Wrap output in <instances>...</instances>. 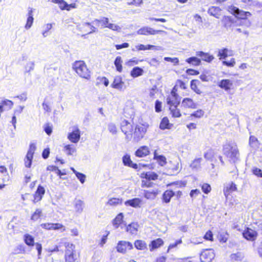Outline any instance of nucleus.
Returning <instances> with one entry per match:
<instances>
[{"label": "nucleus", "mask_w": 262, "mask_h": 262, "mask_svg": "<svg viewBox=\"0 0 262 262\" xmlns=\"http://www.w3.org/2000/svg\"><path fill=\"white\" fill-rule=\"evenodd\" d=\"M135 247L136 249L143 250L147 248L146 243L142 240H136L134 243Z\"/></svg>", "instance_id": "f704fd0d"}, {"label": "nucleus", "mask_w": 262, "mask_h": 262, "mask_svg": "<svg viewBox=\"0 0 262 262\" xmlns=\"http://www.w3.org/2000/svg\"><path fill=\"white\" fill-rule=\"evenodd\" d=\"M197 82H198L197 80H192L190 82V87L196 94H200L201 92L197 87Z\"/></svg>", "instance_id": "c03bdc74"}, {"label": "nucleus", "mask_w": 262, "mask_h": 262, "mask_svg": "<svg viewBox=\"0 0 262 262\" xmlns=\"http://www.w3.org/2000/svg\"><path fill=\"white\" fill-rule=\"evenodd\" d=\"M107 28L117 32H120L121 29L118 25L112 23H110L109 25H108Z\"/></svg>", "instance_id": "4d7b16f0"}, {"label": "nucleus", "mask_w": 262, "mask_h": 262, "mask_svg": "<svg viewBox=\"0 0 262 262\" xmlns=\"http://www.w3.org/2000/svg\"><path fill=\"white\" fill-rule=\"evenodd\" d=\"M143 70L138 67H134L130 71V75L133 78H136L143 75Z\"/></svg>", "instance_id": "2f4dec72"}, {"label": "nucleus", "mask_w": 262, "mask_h": 262, "mask_svg": "<svg viewBox=\"0 0 262 262\" xmlns=\"http://www.w3.org/2000/svg\"><path fill=\"white\" fill-rule=\"evenodd\" d=\"M24 242L28 246H33L34 245V238L29 234H25L24 236Z\"/></svg>", "instance_id": "72a5a7b5"}, {"label": "nucleus", "mask_w": 262, "mask_h": 262, "mask_svg": "<svg viewBox=\"0 0 262 262\" xmlns=\"http://www.w3.org/2000/svg\"><path fill=\"white\" fill-rule=\"evenodd\" d=\"M143 60H138L136 58H133L126 62L128 66L132 67L136 64H138L139 62L142 61Z\"/></svg>", "instance_id": "603ef678"}, {"label": "nucleus", "mask_w": 262, "mask_h": 262, "mask_svg": "<svg viewBox=\"0 0 262 262\" xmlns=\"http://www.w3.org/2000/svg\"><path fill=\"white\" fill-rule=\"evenodd\" d=\"M232 84V81L227 79L221 80L217 84L220 88L225 90L226 91L229 90Z\"/></svg>", "instance_id": "412c9836"}, {"label": "nucleus", "mask_w": 262, "mask_h": 262, "mask_svg": "<svg viewBox=\"0 0 262 262\" xmlns=\"http://www.w3.org/2000/svg\"><path fill=\"white\" fill-rule=\"evenodd\" d=\"M164 60L166 61H169L173 63L174 65L178 64L179 63V59L177 57L171 58L168 57H165L164 58Z\"/></svg>", "instance_id": "e2e57ef3"}, {"label": "nucleus", "mask_w": 262, "mask_h": 262, "mask_svg": "<svg viewBox=\"0 0 262 262\" xmlns=\"http://www.w3.org/2000/svg\"><path fill=\"white\" fill-rule=\"evenodd\" d=\"M53 230H61V231L66 230L65 227L59 223H53Z\"/></svg>", "instance_id": "6e6d98bb"}, {"label": "nucleus", "mask_w": 262, "mask_h": 262, "mask_svg": "<svg viewBox=\"0 0 262 262\" xmlns=\"http://www.w3.org/2000/svg\"><path fill=\"white\" fill-rule=\"evenodd\" d=\"M64 151L68 155L72 156L76 151L75 147L73 145H66L64 147Z\"/></svg>", "instance_id": "4c0bfd02"}, {"label": "nucleus", "mask_w": 262, "mask_h": 262, "mask_svg": "<svg viewBox=\"0 0 262 262\" xmlns=\"http://www.w3.org/2000/svg\"><path fill=\"white\" fill-rule=\"evenodd\" d=\"M221 10L218 7L212 6L209 8L208 13L213 16L219 18L221 15Z\"/></svg>", "instance_id": "a878e982"}, {"label": "nucleus", "mask_w": 262, "mask_h": 262, "mask_svg": "<svg viewBox=\"0 0 262 262\" xmlns=\"http://www.w3.org/2000/svg\"><path fill=\"white\" fill-rule=\"evenodd\" d=\"M111 86L120 91H123L126 89L124 82L123 81L122 78L120 76L115 77L113 82L111 84Z\"/></svg>", "instance_id": "9d476101"}, {"label": "nucleus", "mask_w": 262, "mask_h": 262, "mask_svg": "<svg viewBox=\"0 0 262 262\" xmlns=\"http://www.w3.org/2000/svg\"><path fill=\"white\" fill-rule=\"evenodd\" d=\"M73 68L76 73L81 78L89 80L91 78V72L83 61H76Z\"/></svg>", "instance_id": "7ed1b4c3"}, {"label": "nucleus", "mask_w": 262, "mask_h": 262, "mask_svg": "<svg viewBox=\"0 0 262 262\" xmlns=\"http://www.w3.org/2000/svg\"><path fill=\"white\" fill-rule=\"evenodd\" d=\"M121 201L118 198H112L110 199L107 202V204L110 205H117L121 204Z\"/></svg>", "instance_id": "3c124183"}, {"label": "nucleus", "mask_w": 262, "mask_h": 262, "mask_svg": "<svg viewBox=\"0 0 262 262\" xmlns=\"http://www.w3.org/2000/svg\"><path fill=\"white\" fill-rule=\"evenodd\" d=\"M121 129L123 133L126 135V139L130 140L133 136V126L126 120H123L121 124Z\"/></svg>", "instance_id": "0eeeda50"}, {"label": "nucleus", "mask_w": 262, "mask_h": 262, "mask_svg": "<svg viewBox=\"0 0 262 262\" xmlns=\"http://www.w3.org/2000/svg\"><path fill=\"white\" fill-rule=\"evenodd\" d=\"M196 55L201 57L202 60L208 62H211L214 59L213 55H211L209 53H205L203 51H197L196 52Z\"/></svg>", "instance_id": "aec40b11"}, {"label": "nucleus", "mask_w": 262, "mask_h": 262, "mask_svg": "<svg viewBox=\"0 0 262 262\" xmlns=\"http://www.w3.org/2000/svg\"><path fill=\"white\" fill-rule=\"evenodd\" d=\"M253 173L258 177H262V171L260 169L258 168H254L252 170Z\"/></svg>", "instance_id": "338daca9"}, {"label": "nucleus", "mask_w": 262, "mask_h": 262, "mask_svg": "<svg viewBox=\"0 0 262 262\" xmlns=\"http://www.w3.org/2000/svg\"><path fill=\"white\" fill-rule=\"evenodd\" d=\"M76 176L77 177V179L80 181V182L83 184L85 182L86 176L83 173L77 172L75 174Z\"/></svg>", "instance_id": "bf43d9fd"}, {"label": "nucleus", "mask_w": 262, "mask_h": 262, "mask_svg": "<svg viewBox=\"0 0 262 262\" xmlns=\"http://www.w3.org/2000/svg\"><path fill=\"white\" fill-rule=\"evenodd\" d=\"M133 248V244L129 242L125 241H119L116 246L117 252L122 254H125L127 250H131Z\"/></svg>", "instance_id": "6e6552de"}, {"label": "nucleus", "mask_w": 262, "mask_h": 262, "mask_svg": "<svg viewBox=\"0 0 262 262\" xmlns=\"http://www.w3.org/2000/svg\"><path fill=\"white\" fill-rule=\"evenodd\" d=\"M139 225L136 223H132L129 224L126 227L127 232L131 234H136L138 231Z\"/></svg>", "instance_id": "c756f323"}, {"label": "nucleus", "mask_w": 262, "mask_h": 262, "mask_svg": "<svg viewBox=\"0 0 262 262\" xmlns=\"http://www.w3.org/2000/svg\"><path fill=\"white\" fill-rule=\"evenodd\" d=\"M243 235L246 239L253 241L256 239L257 233L255 230L249 228H247L243 232Z\"/></svg>", "instance_id": "9b49d317"}, {"label": "nucleus", "mask_w": 262, "mask_h": 262, "mask_svg": "<svg viewBox=\"0 0 262 262\" xmlns=\"http://www.w3.org/2000/svg\"><path fill=\"white\" fill-rule=\"evenodd\" d=\"M156 160L158 162L159 164L161 166H164L167 163L166 158L163 155L158 156V159Z\"/></svg>", "instance_id": "09e8293b"}, {"label": "nucleus", "mask_w": 262, "mask_h": 262, "mask_svg": "<svg viewBox=\"0 0 262 262\" xmlns=\"http://www.w3.org/2000/svg\"><path fill=\"white\" fill-rule=\"evenodd\" d=\"M123 218V215L122 213H120L114 219L113 224L116 228H118L119 225L121 224Z\"/></svg>", "instance_id": "c9c22d12"}, {"label": "nucleus", "mask_w": 262, "mask_h": 262, "mask_svg": "<svg viewBox=\"0 0 262 262\" xmlns=\"http://www.w3.org/2000/svg\"><path fill=\"white\" fill-rule=\"evenodd\" d=\"M93 23L98 26H99V23H100L101 24V26L103 28H107V26L110 24L108 18L105 17L100 19H96Z\"/></svg>", "instance_id": "c85d7f7f"}, {"label": "nucleus", "mask_w": 262, "mask_h": 262, "mask_svg": "<svg viewBox=\"0 0 262 262\" xmlns=\"http://www.w3.org/2000/svg\"><path fill=\"white\" fill-rule=\"evenodd\" d=\"M204 114V112L202 110H198L195 111L191 114V116L194 117L195 118H201Z\"/></svg>", "instance_id": "13d9d810"}, {"label": "nucleus", "mask_w": 262, "mask_h": 262, "mask_svg": "<svg viewBox=\"0 0 262 262\" xmlns=\"http://www.w3.org/2000/svg\"><path fill=\"white\" fill-rule=\"evenodd\" d=\"M42 215V210L40 209H37L33 213L31 216V220L36 221L40 218Z\"/></svg>", "instance_id": "37998d69"}, {"label": "nucleus", "mask_w": 262, "mask_h": 262, "mask_svg": "<svg viewBox=\"0 0 262 262\" xmlns=\"http://www.w3.org/2000/svg\"><path fill=\"white\" fill-rule=\"evenodd\" d=\"M178 106H173L169 107V110L170 111V114H171L173 117H180L181 116V114L179 109L177 108Z\"/></svg>", "instance_id": "58836bf2"}, {"label": "nucleus", "mask_w": 262, "mask_h": 262, "mask_svg": "<svg viewBox=\"0 0 262 262\" xmlns=\"http://www.w3.org/2000/svg\"><path fill=\"white\" fill-rule=\"evenodd\" d=\"M213 156V151L212 150H209L205 154L204 158L207 160L212 161Z\"/></svg>", "instance_id": "864d4df0"}, {"label": "nucleus", "mask_w": 262, "mask_h": 262, "mask_svg": "<svg viewBox=\"0 0 262 262\" xmlns=\"http://www.w3.org/2000/svg\"><path fill=\"white\" fill-rule=\"evenodd\" d=\"M34 18L33 17V9L32 8H29L28 13V18L27 20V23L25 26V28L28 30L30 29L33 23Z\"/></svg>", "instance_id": "bb28decb"}, {"label": "nucleus", "mask_w": 262, "mask_h": 262, "mask_svg": "<svg viewBox=\"0 0 262 262\" xmlns=\"http://www.w3.org/2000/svg\"><path fill=\"white\" fill-rule=\"evenodd\" d=\"M172 126L171 124H170L169 120L167 117H164L160 124V128L161 129H169Z\"/></svg>", "instance_id": "473e14b6"}, {"label": "nucleus", "mask_w": 262, "mask_h": 262, "mask_svg": "<svg viewBox=\"0 0 262 262\" xmlns=\"http://www.w3.org/2000/svg\"><path fill=\"white\" fill-rule=\"evenodd\" d=\"M149 154V150L147 146H141L136 151V156L139 157H144L146 156Z\"/></svg>", "instance_id": "5701e85b"}, {"label": "nucleus", "mask_w": 262, "mask_h": 262, "mask_svg": "<svg viewBox=\"0 0 262 262\" xmlns=\"http://www.w3.org/2000/svg\"><path fill=\"white\" fill-rule=\"evenodd\" d=\"M158 194V191L157 190L144 191V196L147 199L154 200Z\"/></svg>", "instance_id": "cd10ccee"}, {"label": "nucleus", "mask_w": 262, "mask_h": 262, "mask_svg": "<svg viewBox=\"0 0 262 262\" xmlns=\"http://www.w3.org/2000/svg\"><path fill=\"white\" fill-rule=\"evenodd\" d=\"M45 193V189L44 187L39 185L34 194V202L36 203L41 201Z\"/></svg>", "instance_id": "dca6fc26"}, {"label": "nucleus", "mask_w": 262, "mask_h": 262, "mask_svg": "<svg viewBox=\"0 0 262 262\" xmlns=\"http://www.w3.org/2000/svg\"><path fill=\"white\" fill-rule=\"evenodd\" d=\"M142 202V201L141 199L135 198L126 201L124 204L126 206H130L134 208H140L141 207Z\"/></svg>", "instance_id": "2eb2a0df"}, {"label": "nucleus", "mask_w": 262, "mask_h": 262, "mask_svg": "<svg viewBox=\"0 0 262 262\" xmlns=\"http://www.w3.org/2000/svg\"><path fill=\"white\" fill-rule=\"evenodd\" d=\"M33 157H28V155H26L25 159H24V162L25 166L27 168H30L31 166L32 162V159Z\"/></svg>", "instance_id": "49530a36"}, {"label": "nucleus", "mask_w": 262, "mask_h": 262, "mask_svg": "<svg viewBox=\"0 0 262 262\" xmlns=\"http://www.w3.org/2000/svg\"><path fill=\"white\" fill-rule=\"evenodd\" d=\"M202 189L205 193H208L211 190V186L207 183H204L202 186Z\"/></svg>", "instance_id": "052dcab7"}, {"label": "nucleus", "mask_w": 262, "mask_h": 262, "mask_svg": "<svg viewBox=\"0 0 262 262\" xmlns=\"http://www.w3.org/2000/svg\"><path fill=\"white\" fill-rule=\"evenodd\" d=\"M160 47H158V46H154V45H142V44H140V45H137L135 46V48L133 49H132V51H144V50H159L160 49Z\"/></svg>", "instance_id": "f3484780"}, {"label": "nucleus", "mask_w": 262, "mask_h": 262, "mask_svg": "<svg viewBox=\"0 0 262 262\" xmlns=\"http://www.w3.org/2000/svg\"><path fill=\"white\" fill-rule=\"evenodd\" d=\"M58 5L61 10H67L68 11L70 10V8H69V4H68L67 2L63 0H61L58 4Z\"/></svg>", "instance_id": "5fc2aeb1"}, {"label": "nucleus", "mask_w": 262, "mask_h": 262, "mask_svg": "<svg viewBox=\"0 0 262 262\" xmlns=\"http://www.w3.org/2000/svg\"><path fill=\"white\" fill-rule=\"evenodd\" d=\"M163 241L161 238H157L151 242L149 245V250L150 251H153L154 249L158 248L163 245Z\"/></svg>", "instance_id": "b1692460"}, {"label": "nucleus", "mask_w": 262, "mask_h": 262, "mask_svg": "<svg viewBox=\"0 0 262 262\" xmlns=\"http://www.w3.org/2000/svg\"><path fill=\"white\" fill-rule=\"evenodd\" d=\"M215 254L213 249H205L200 255V260L204 262H210L214 257Z\"/></svg>", "instance_id": "1a4fd4ad"}, {"label": "nucleus", "mask_w": 262, "mask_h": 262, "mask_svg": "<svg viewBox=\"0 0 262 262\" xmlns=\"http://www.w3.org/2000/svg\"><path fill=\"white\" fill-rule=\"evenodd\" d=\"M223 152L230 161L235 162L239 158V153L235 143L227 142L223 145Z\"/></svg>", "instance_id": "f03ea898"}, {"label": "nucleus", "mask_w": 262, "mask_h": 262, "mask_svg": "<svg viewBox=\"0 0 262 262\" xmlns=\"http://www.w3.org/2000/svg\"><path fill=\"white\" fill-rule=\"evenodd\" d=\"M223 64L227 67H232L235 64L234 58H231L230 61H223Z\"/></svg>", "instance_id": "69168bd1"}, {"label": "nucleus", "mask_w": 262, "mask_h": 262, "mask_svg": "<svg viewBox=\"0 0 262 262\" xmlns=\"http://www.w3.org/2000/svg\"><path fill=\"white\" fill-rule=\"evenodd\" d=\"M175 193L173 191L171 190H167L163 193L162 195L163 201L165 203H168L170 202L171 198L173 197Z\"/></svg>", "instance_id": "393cba45"}, {"label": "nucleus", "mask_w": 262, "mask_h": 262, "mask_svg": "<svg viewBox=\"0 0 262 262\" xmlns=\"http://www.w3.org/2000/svg\"><path fill=\"white\" fill-rule=\"evenodd\" d=\"M227 10L233 14L235 17L228 16L223 17L222 21L227 30H233L239 26H245L247 27L250 26V21L247 19V17L251 15L249 12L241 10L233 5L228 6Z\"/></svg>", "instance_id": "f257e3e1"}, {"label": "nucleus", "mask_w": 262, "mask_h": 262, "mask_svg": "<svg viewBox=\"0 0 262 262\" xmlns=\"http://www.w3.org/2000/svg\"><path fill=\"white\" fill-rule=\"evenodd\" d=\"M144 174V178L148 180H156L158 178V175L152 171H148L146 172Z\"/></svg>", "instance_id": "e433bc0d"}, {"label": "nucleus", "mask_w": 262, "mask_h": 262, "mask_svg": "<svg viewBox=\"0 0 262 262\" xmlns=\"http://www.w3.org/2000/svg\"><path fill=\"white\" fill-rule=\"evenodd\" d=\"M122 162L125 166H127L134 169H137L138 167L137 164L133 163L130 159V156L128 155H125L123 157Z\"/></svg>", "instance_id": "4be33fe9"}, {"label": "nucleus", "mask_w": 262, "mask_h": 262, "mask_svg": "<svg viewBox=\"0 0 262 262\" xmlns=\"http://www.w3.org/2000/svg\"><path fill=\"white\" fill-rule=\"evenodd\" d=\"M80 138V132L77 127L69 133L68 135V139L73 143H77L79 141Z\"/></svg>", "instance_id": "ddd939ff"}, {"label": "nucleus", "mask_w": 262, "mask_h": 262, "mask_svg": "<svg viewBox=\"0 0 262 262\" xmlns=\"http://www.w3.org/2000/svg\"><path fill=\"white\" fill-rule=\"evenodd\" d=\"M228 49L227 48H224L220 50L218 53V56H220V58H225L227 56Z\"/></svg>", "instance_id": "8fccbe9b"}, {"label": "nucleus", "mask_w": 262, "mask_h": 262, "mask_svg": "<svg viewBox=\"0 0 262 262\" xmlns=\"http://www.w3.org/2000/svg\"><path fill=\"white\" fill-rule=\"evenodd\" d=\"M237 189L236 185L231 182L229 184H226L224 188L223 192L225 196H227L232 192L236 191Z\"/></svg>", "instance_id": "a211bd4d"}, {"label": "nucleus", "mask_w": 262, "mask_h": 262, "mask_svg": "<svg viewBox=\"0 0 262 262\" xmlns=\"http://www.w3.org/2000/svg\"><path fill=\"white\" fill-rule=\"evenodd\" d=\"M182 106L184 108L194 109L196 108V104L189 98H184L182 101Z\"/></svg>", "instance_id": "6ab92c4d"}, {"label": "nucleus", "mask_w": 262, "mask_h": 262, "mask_svg": "<svg viewBox=\"0 0 262 262\" xmlns=\"http://www.w3.org/2000/svg\"><path fill=\"white\" fill-rule=\"evenodd\" d=\"M108 129L113 134H116L117 133V128L116 125L114 123H110L108 125Z\"/></svg>", "instance_id": "0e129e2a"}, {"label": "nucleus", "mask_w": 262, "mask_h": 262, "mask_svg": "<svg viewBox=\"0 0 262 262\" xmlns=\"http://www.w3.org/2000/svg\"><path fill=\"white\" fill-rule=\"evenodd\" d=\"M25 68L26 72H30L33 70L34 68V62L33 61H29L27 63Z\"/></svg>", "instance_id": "de8ad7c7"}, {"label": "nucleus", "mask_w": 262, "mask_h": 262, "mask_svg": "<svg viewBox=\"0 0 262 262\" xmlns=\"http://www.w3.org/2000/svg\"><path fill=\"white\" fill-rule=\"evenodd\" d=\"M74 208L77 214H81L85 208V203L80 199H75L74 201Z\"/></svg>", "instance_id": "4468645a"}, {"label": "nucleus", "mask_w": 262, "mask_h": 262, "mask_svg": "<svg viewBox=\"0 0 262 262\" xmlns=\"http://www.w3.org/2000/svg\"><path fill=\"white\" fill-rule=\"evenodd\" d=\"M202 161V158L195 159L191 163L190 166L192 169H198L200 167V163Z\"/></svg>", "instance_id": "79ce46f5"}, {"label": "nucleus", "mask_w": 262, "mask_h": 262, "mask_svg": "<svg viewBox=\"0 0 262 262\" xmlns=\"http://www.w3.org/2000/svg\"><path fill=\"white\" fill-rule=\"evenodd\" d=\"M147 127L144 124H138L136 126L133 135L135 142H138L143 138L146 132Z\"/></svg>", "instance_id": "423d86ee"}, {"label": "nucleus", "mask_w": 262, "mask_h": 262, "mask_svg": "<svg viewBox=\"0 0 262 262\" xmlns=\"http://www.w3.org/2000/svg\"><path fill=\"white\" fill-rule=\"evenodd\" d=\"M40 226L47 230H53V223H43L40 225Z\"/></svg>", "instance_id": "774afa93"}, {"label": "nucleus", "mask_w": 262, "mask_h": 262, "mask_svg": "<svg viewBox=\"0 0 262 262\" xmlns=\"http://www.w3.org/2000/svg\"><path fill=\"white\" fill-rule=\"evenodd\" d=\"M231 258L235 260H241L243 258V255L241 253L232 254L231 255Z\"/></svg>", "instance_id": "680f3d73"}, {"label": "nucleus", "mask_w": 262, "mask_h": 262, "mask_svg": "<svg viewBox=\"0 0 262 262\" xmlns=\"http://www.w3.org/2000/svg\"><path fill=\"white\" fill-rule=\"evenodd\" d=\"M186 61L190 64H192L193 66H199L201 63V60L196 57H191L187 58Z\"/></svg>", "instance_id": "a19ab883"}, {"label": "nucleus", "mask_w": 262, "mask_h": 262, "mask_svg": "<svg viewBox=\"0 0 262 262\" xmlns=\"http://www.w3.org/2000/svg\"><path fill=\"white\" fill-rule=\"evenodd\" d=\"M122 60L120 56H117L114 61V64L116 68V70L119 72H121L122 71Z\"/></svg>", "instance_id": "ea45409f"}, {"label": "nucleus", "mask_w": 262, "mask_h": 262, "mask_svg": "<svg viewBox=\"0 0 262 262\" xmlns=\"http://www.w3.org/2000/svg\"><path fill=\"white\" fill-rule=\"evenodd\" d=\"M249 144L253 150H256L259 147V143L255 137L251 136L249 138Z\"/></svg>", "instance_id": "7c9ffc66"}, {"label": "nucleus", "mask_w": 262, "mask_h": 262, "mask_svg": "<svg viewBox=\"0 0 262 262\" xmlns=\"http://www.w3.org/2000/svg\"><path fill=\"white\" fill-rule=\"evenodd\" d=\"M162 31L161 30H155L151 28L148 27H143L137 31V33L139 35H155L161 32Z\"/></svg>", "instance_id": "f8f14e48"}, {"label": "nucleus", "mask_w": 262, "mask_h": 262, "mask_svg": "<svg viewBox=\"0 0 262 262\" xmlns=\"http://www.w3.org/2000/svg\"><path fill=\"white\" fill-rule=\"evenodd\" d=\"M36 150V146L34 143H31L29 146V149L27 152L26 155H28V157H33L34 153Z\"/></svg>", "instance_id": "a18cd8bd"}, {"label": "nucleus", "mask_w": 262, "mask_h": 262, "mask_svg": "<svg viewBox=\"0 0 262 262\" xmlns=\"http://www.w3.org/2000/svg\"><path fill=\"white\" fill-rule=\"evenodd\" d=\"M177 92V89L175 86L172 89L170 93L167 96L166 102L169 107L178 106L180 103V97Z\"/></svg>", "instance_id": "39448f33"}, {"label": "nucleus", "mask_w": 262, "mask_h": 262, "mask_svg": "<svg viewBox=\"0 0 262 262\" xmlns=\"http://www.w3.org/2000/svg\"><path fill=\"white\" fill-rule=\"evenodd\" d=\"M65 260L66 262H75L77 259V256L75 254V246L70 243H65Z\"/></svg>", "instance_id": "20e7f679"}]
</instances>
